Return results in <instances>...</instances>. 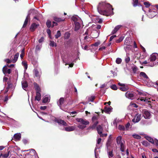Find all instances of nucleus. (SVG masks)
Returning a JSON list of instances; mask_svg holds the SVG:
<instances>
[{
    "mask_svg": "<svg viewBox=\"0 0 158 158\" xmlns=\"http://www.w3.org/2000/svg\"><path fill=\"white\" fill-rule=\"evenodd\" d=\"M44 40V38L43 37H41L39 40V42L40 43H42Z\"/></svg>",
    "mask_w": 158,
    "mask_h": 158,
    "instance_id": "60",
    "label": "nucleus"
},
{
    "mask_svg": "<svg viewBox=\"0 0 158 158\" xmlns=\"http://www.w3.org/2000/svg\"><path fill=\"white\" fill-rule=\"evenodd\" d=\"M121 26H122L120 25H118L115 27L114 29L111 32L112 34H114L121 27Z\"/></svg>",
    "mask_w": 158,
    "mask_h": 158,
    "instance_id": "14",
    "label": "nucleus"
},
{
    "mask_svg": "<svg viewBox=\"0 0 158 158\" xmlns=\"http://www.w3.org/2000/svg\"><path fill=\"white\" fill-rule=\"evenodd\" d=\"M110 88L111 89L114 90H116L117 89V86L115 85H112L110 86Z\"/></svg>",
    "mask_w": 158,
    "mask_h": 158,
    "instance_id": "47",
    "label": "nucleus"
},
{
    "mask_svg": "<svg viewBox=\"0 0 158 158\" xmlns=\"http://www.w3.org/2000/svg\"><path fill=\"white\" fill-rule=\"evenodd\" d=\"M82 48L85 50H88V47L87 45H85L84 44L81 45Z\"/></svg>",
    "mask_w": 158,
    "mask_h": 158,
    "instance_id": "44",
    "label": "nucleus"
},
{
    "mask_svg": "<svg viewBox=\"0 0 158 158\" xmlns=\"http://www.w3.org/2000/svg\"><path fill=\"white\" fill-rule=\"evenodd\" d=\"M140 75L141 77H143L144 78H145L146 79L148 78V77L147 75L144 72H141L140 73Z\"/></svg>",
    "mask_w": 158,
    "mask_h": 158,
    "instance_id": "28",
    "label": "nucleus"
},
{
    "mask_svg": "<svg viewBox=\"0 0 158 158\" xmlns=\"http://www.w3.org/2000/svg\"><path fill=\"white\" fill-rule=\"evenodd\" d=\"M51 22L49 20H48L46 22V25L49 28L51 26Z\"/></svg>",
    "mask_w": 158,
    "mask_h": 158,
    "instance_id": "43",
    "label": "nucleus"
},
{
    "mask_svg": "<svg viewBox=\"0 0 158 158\" xmlns=\"http://www.w3.org/2000/svg\"><path fill=\"white\" fill-rule=\"evenodd\" d=\"M35 88V89L37 91H38L40 92V88L39 86L36 83L34 84Z\"/></svg>",
    "mask_w": 158,
    "mask_h": 158,
    "instance_id": "31",
    "label": "nucleus"
},
{
    "mask_svg": "<svg viewBox=\"0 0 158 158\" xmlns=\"http://www.w3.org/2000/svg\"><path fill=\"white\" fill-rule=\"evenodd\" d=\"M5 61L7 63H10L11 62V60L8 59H5Z\"/></svg>",
    "mask_w": 158,
    "mask_h": 158,
    "instance_id": "62",
    "label": "nucleus"
},
{
    "mask_svg": "<svg viewBox=\"0 0 158 158\" xmlns=\"http://www.w3.org/2000/svg\"><path fill=\"white\" fill-rule=\"evenodd\" d=\"M145 138L148 141H149V142H150V143H152V144H154V140L153 138L148 136H146Z\"/></svg>",
    "mask_w": 158,
    "mask_h": 158,
    "instance_id": "23",
    "label": "nucleus"
},
{
    "mask_svg": "<svg viewBox=\"0 0 158 158\" xmlns=\"http://www.w3.org/2000/svg\"><path fill=\"white\" fill-rule=\"evenodd\" d=\"M47 106H41L40 107V109L42 110H45L47 108Z\"/></svg>",
    "mask_w": 158,
    "mask_h": 158,
    "instance_id": "61",
    "label": "nucleus"
},
{
    "mask_svg": "<svg viewBox=\"0 0 158 158\" xmlns=\"http://www.w3.org/2000/svg\"><path fill=\"white\" fill-rule=\"evenodd\" d=\"M41 48V46L37 45L36 46V48H35V50L37 52L38 51H39L40 50Z\"/></svg>",
    "mask_w": 158,
    "mask_h": 158,
    "instance_id": "53",
    "label": "nucleus"
},
{
    "mask_svg": "<svg viewBox=\"0 0 158 158\" xmlns=\"http://www.w3.org/2000/svg\"><path fill=\"white\" fill-rule=\"evenodd\" d=\"M14 139L15 141L19 140L21 138V135L20 133L19 134H16L14 136Z\"/></svg>",
    "mask_w": 158,
    "mask_h": 158,
    "instance_id": "13",
    "label": "nucleus"
},
{
    "mask_svg": "<svg viewBox=\"0 0 158 158\" xmlns=\"http://www.w3.org/2000/svg\"><path fill=\"white\" fill-rule=\"evenodd\" d=\"M122 138L120 136H118L116 139V143L120 146V149L121 151L123 152L126 149V146L124 144L125 142L122 141Z\"/></svg>",
    "mask_w": 158,
    "mask_h": 158,
    "instance_id": "3",
    "label": "nucleus"
},
{
    "mask_svg": "<svg viewBox=\"0 0 158 158\" xmlns=\"http://www.w3.org/2000/svg\"><path fill=\"white\" fill-rule=\"evenodd\" d=\"M123 40V38L122 37H120L119 38V39L118 40H117L116 41V42L117 43H119L121 42Z\"/></svg>",
    "mask_w": 158,
    "mask_h": 158,
    "instance_id": "55",
    "label": "nucleus"
},
{
    "mask_svg": "<svg viewBox=\"0 0 158 158\" xmlns=\"http://www.w3.org/2000/svg\"><path fill=\"white\" fill-rule=\"evenodd\" d=\"M95 99V96H91L88 97V100L89 101L93 102Z\"/></svg>",
    "mask_w": 158,
    "mask_h": 158,
    "instance_id": "35",
    "label": "nucleus"
},
{
    "mask_svg": "<svg viewBox=\"0 0 158 158\" xmlns=\"http://www.w3.org/2000/svg\"><path fill=\"white\" fill-rule=\"evenodd\" d=\"M151 64V63L150 61H149V59H148V60H145L142 63L143 64H148V65L150 66V64Z\"/></svg>",
    "mask_w": 158,
    "mask_h": 158,
    "instance_id": "37",
    "label": "nucleus"
},
{
    "mask_svg": "<svg viewBox=\"0 0 158 158\" xmlns=\"http://www.w3.org/2000/svg\"><path fill=\"white\" fill-rule=\"evenodd\" d=\"M105 110L106 112L108 113L111 110V109L110 108L105 107Z\"/></svg>",
    "mask_w": 158,
    "mask_h": 158,
    "instance_id": "48",
    "label": "nucleus"
},
{
    "mask_svg": "<svg viewBox=\"0 0 158 158\" xmlns=\"http://www.w3.org/2000/svg\"><path fill=\"white\" fill-rule=\"evenodd\" d=\"M138 4V0H134L133 3V6L134 7H135L137 6H139Z\"/></svg>",
    "mask_w": 158,
    "mask_h": 158,
    "instance_id": "33",
    "label": "nucleus"
},
{
    "mask_svg": "<svg viewBox=\"0 0 158 158\" xmlns=\"http://www.w3.org/2000/svg\"><path fill=\"white\" fill-rule=\"evenodd\" d=\"M119 89L122 91H125L128 89V88L127 86L125 85L123 87H120Z\"/></svg>",
    "mask_w": 158,
    "mask_h": 158,
    "instance_id": "25",
    "label": "nucleus"
},
{
    "mask_svg": "<svg viewBox=\"0 0 158 158\" xmlns=\"http://www.w3.org/2000/svg\"><path fill=\"white\" fill-rule=\"evenodd\" d=\"M110 142L109 141L107 142L106 146L107 149L109 148L110 146Z\"/></svg>",
    "mask_w": 158,
    "mask_h": 158,
    "instance_id": "56",
    "label": "nucleus"
},
{
    "mask_svg": "<svg viewBox=\"0 0 158 158\" xmlns=\"http://www.w3.org/2000/svg\"><path fill=\"white\" fill-rule=\"evenodd\" d=\"M144 5L146 7H149L150 5V4L148 2H144Z\"/></svg>",
    "mask_w": 158,
    "mask_h": 158,
    "instance_id": "50",
    "label": "nucleus"
},
{
    "mask_svg": "<svg viewBox=\"0 0 158 158\" xmlns=\"http://www.w3.org/2000/svg\"><path fill=\"white\" fill-rule=\"evenodd\" d=\"M7 66V65H6L2 69V71L3 73L5 74L7 73V68L6 66Z\"/></svg>",
    "mask_w": 158,
    "mask_h": 158,
    "instance_id": "40",
    "label": "nucleus"
},
{
    "mask_svg": "<svg viewBox=\"0 0 158 158\" xmlns=\"http://www.w3.org/2000/svg\"><path fill=\"white\" fill-rule=\"evenodd\" d=\"M39 26V24H37L35 23H33L31 24L30 27V30L31 31H33L37 28Z\"/></svg>",
    "mask_w": 158,
    "mask_h": 158,
    "instance_id": "12",
    "label": "nucleus"
},
{
    "mask_svg": "<svg viewBox=\"0 0 158 158\" xmlns=\"http://www.w3.org/2000/svg\"><path fill=\"white\" fill-rule=\"evenodd\" d=\"M126 97L131 99H133L134 98V94L130 92H127L126 93Z\"/></svg>",
    "mask_w": 158,
    "mask_h": 158,
    "instance_id": "7",
    "label": "nucleus"
},
{
    "mask_svg": "<svg viewBox=\"0 0 158 158\" xmlns=\"http://www.w3.org/2000/svg\"><path fill=\"white\" fill-rule=\"evenodd\" d=\"M118 120H117V119H115L114 120L113 122V124L114 125H115L116 126L117 125V122L118 123Z\"/></svg>",
    "mask_w": 158,
    "mask_h": 158,
    "instance_id": "54",
    "label": "nucleus"
},
{
    "mask_svg": "<svg viewBox=\"0 0 158 158\" xmlns=\"http://www.w3.org/2000/svg\"><path fill=\"white\" fill-rule=\"evenodd\" d=\"M81 22H77L75 23V30L77 31L79 30L81 27L80 23Z\"/></svg>",
    "mask_w": 158,
    "mask_h": 158,
    "instance_id": "15",
    "label": "nucleus"
},
{
    "mask_svg": "<svg viewBox=\"0 0 158 158\" xmlns=\"http://www.w3.org/2000/svg\"><path fill=\"white\" fill-rule=\"evenodd\" d=\"M72 19V20L75 23L77 22H82L80 18L77 16H73Z\"/></svg>",
    "mask_w": 158,
    "mask_h": 158,
    "instance_id": "10",
    "label": "nucleus"
},
{
    "mask_svg": "<svg viewBox=\"0 0 158 158\" xmlns=\"http://www.w3.org/2000/svg\"><path fill=\"white\" fill-rule=\"evenodd\" d=\"M141 114H137L135 118L133 119L132 121L134 123L138 122L141 119Z\"/></svg>",
    "mask_w": 158,
    "mask_h": 158,
    "instance_id": "6",
    "label": "nucleus"
},
{
    "mask_svg": "<svg viewBox=\"0 0 158 158\" xmlns=\"http://www.w3.org/2000/svg\"><path fill=\"white\" fill-rule=\"evenodd\" d=\"M22 64L23 65L25 69H27V62L25 61H23L22 62Z\"/></svg>",
    "mask_w": 158,
    "mask_h": 158,
    "instance_id": "41",
    "label": "nucleus"
},
{
    "mask_svg": "<svg viewBox=\"0 0 158 158\" xmlns=\"http://www.w3.org/2000/svg\"><path fill=\"white\" fill-rule=\"evenodd\" d=\"M150 98H147V97L144 98L142 97H139L138 99V100H139L141 101H144L145 102H149L148 100Z\"/></svg>",
    "mask_w": 158,
    "mask_h": 158,
    "instance_id": "17",
    "label": "nucleus"
},
{
    "mask_svg": "<svg viewBox=\"0 0 158 158\" xmlns=\"http://www.w3.org/2000/svg\"><path fill=\"white\" fill-rule=\"evenodd\" d=\"M148 15L150 18H152L156 15V13L151 10H149Z\"/></svg>",
    "mask_w": 158,
    "mask_h": 158,
    "instance_id": "9",
    "label": "nucleus"
},
{
    "mask_svg": "<svg viewBox=\"0 0 158 158\" xmlns=\"http://www.w3.org/2000/svg\"><path fill=\"white\" fill-rule=\"evenodd\" d=\"M116 35H113L111 36L110 38V41L112 40L115 37H116Z\"/></svg>",
    "mask_w": 158,
    "mask_h": 158,
    "instance_id": "63",
    "label": "nucleus"
},
{
    "mask_svg": "<svg viewBox=\"0 0 158 158\" xmlns=\"http://www.w3.org/2000/svg\"><path fill=\"white\" fill-rule=\"evenodd\" d=\"M97 130L98 134L99 135L102 133L103 128L100 125H98L97 127Z\"/></svg>",
    "mask_w": 158,
    "mask_h": 158,
    "instance_id": "16",
    "label": "nucleus"
},
{
    "mask_svg": "<svg viewBox=\"0 0 158 158\" xmlns=\"http://www.w3.org/2000/svg\"><path fill=\"white\" fill-rule=\"evenodd\" d=\"M118 129L120 130H125V128L124 127L123 125H119L118 126Z\"/></svg>",
    "mask_w": 158,
    "mask_h": 158,
    "instance_id": "38",
    "label": "nucleus"
},
{
    "mask_svg": "<svg viewBox=\"0 0 158 158\" xmlns=\"http://www.w3.org/2000/svg\"><path fill=\"white\" fill-rule=\"evenodd\" d=\"M122 62V60L121 58H118L116 60V62L118 64H120Z\"/></svg>",
    "mask_w": 158,
    "mask_h": 158,
    "instance_id": "45",
    "label": "nucleus"
},
{
    "mask_svg": "<svg viewBox=\"0 0 158 158\" xmlns=\"http://www.w3.org/2000/svg\"><path fill=\"white\" fill-rule=\"evenodd\" d=\"M154 144H155L158 149V140L156 139H154Z\"/></svg>",
    "mask_w": 158,
    "mask_h": 158,
    "instance_id": "51",
    "label": "nucleus"
},
{
    "mask_svg": "<svg viewBox=\"0 0 158 158\" xmlns=\"http://www.w3.org/2000/svg\"><path fill=\"white\" fill-rule=\"evenodd\" d=\"M50 98L49 97L45 96L43 100V102L44 103H46L48 102Z\"/></svg>",
    "mask_w": 158,
    "mask_h": 158,
    "instance_id": "30",
    "label": "nucleus"
},
{
    "mask_svg": "<svg viewBox=\"0 0 158 158\" xmlns=\"http://www.w3.org/2000/svg\"><path fill=\"white\" fill-rule=\"evenodd\" d=\"M64 101V98H60L59 101L57 102V104L60 107L61 106L63 103Z\"/></svg>",
    "mask_w": 158,
    "mask_h": 158,
    "instance_id": "22",
    "label": "nucleus"
},
{
    "mask_svg": "<svg viewBox=\"0 0 158 158\" xmlns=\"http://www.w3.org/2000/svg\"><path fill=\"white\" fill-rule=\"evenodd\" d=\"M64 19H65L64 18H61L58 17H55L54 18V20L57 22H60L64 21Z\"/></svg>",
    "mask_w": 158,
    "mask_h": 158,
    "instance_id": "19",
    "label": "nucleus"
},
{
    "mask_svg": "<svg viewBox=\"0 0 158 158\" xmlns=\"http://www.w3.org/2000/svg\"><path fill=\"white\" fill-rule=\"evenodd\" d=\"M143 116L146 119H149L151 117L150 112L147 110L144 109L142 111Z\"/></svg>",
    "mask_w": 158,
    "mask_h": 158,
    "instance_id": "5",
    "label": "nucleus"
},
{
    "mask_svg": "<svg viewBox=\"0 0 158 158\" xmlns=\"http://www.w3.org/2000/svg\"><path fill=\"white\" fill-rule=\"evenodd\" d=\"M76 129L75 126H68L64 128V130L67 131H74Z\"/></svg>",
    "mask_w": 158,
    "mask_h": 158,
    "instance_id": "8",
    "label": "nucleus"
},
{
    "mask_svg": "<svg viewBox=\"0 0 158 158\" xmlns=\"http://www.w3.org/2000/svg\"><path fill=\"white\" fill-rule=\"evenodd\" d=\"M142 144L145 147H147L149 145V143L146 141H143L142 143Z\"/></svg>",
    "mask_w": 158,
    "mask_h": 158,
    "instance_id": "34",
    "label": "nucleus"
},
{
    "mask_svg": "<svg viewBox=\"0 0 158 158\" xmlns=\"http://www.w3.org/2000/svg\"><path fill=\"white\" fill-rule=\"evenodd\" d=\"M99 34V32L96 31H93L91 33V36L92 38H96L98 37Z\"/></svg>",
    "mask_w": 158,
    "mask_h": 158,
    "instance_id": "11",
    "label": "nucleus"
},
{
    "mask_svg": "<svg viewBox=\"0 0 158 158\" xmlns=\"http://www.w3.org/2000/svg\"><path fill=\"white\" fill-rule=\"evenodd\" d=\"M99 135H100V137H103L104 136H105V137L107 135V134H102V133H101V134H100Z\"/></svg>",
    "mask_w": 158,
    "mask_h": 158,
    "instance_id": "58",
    "label": "nucleus"
},
{
    "mask_svg": "<svg viewBox=\"0 0 158 158\" xmlns=\"http://www.w3.org/2000/svg\"><path fill=\"white\" fill-rule=\"evenodd\" d=\"M22 87L25 90H26V89L27 87V84L26 81H24L22 82Z\"/></svg>",
    "mask_w": 158,
    "mask_h": 158,
    "instance_id": "20",
    "label": "nucleus"
},
{
    "mask_svg": "<svg viewBox=\"0 0 158 158\" xmlns=\"http://www.w3.org/2000/svg\"><path fill=\"white\" fill-rule=\"evenodd\" d=\"M47 33L48 34L49 36H50L51 35V31L49 29H48L47 30Z\"/></svg>",
    "mask_w": 158,
    "mask_h": 158,
    "instance_id": "64",
    "label": "nucleus"
},
{
    "mask_svg": "<svg viewBox=\"0 0 158 158\" xmlns=\"http://www.w3.org/2000/svg\"><path fill=\"white\" fill-rule=\"evenodd\" d=\"M101 138H99L97 140V144H99L100 143H101Z\"/></svg>",
    "mask_w": 158,
    "mask_h": 158,
    "instance_id": "59",
    "label": "nucleus"
},
{
    "mask_svg": "<svg viewBox=\"0 0 158 158\" xmlns=\"http://www.w3.org/2000/svg\"><path fill=\"white\" fill-rule=\"evenodd\" d=\"M76 121L79 123L78 127L80 129H83L86 127V125H88L89 122L86 120L82 118H77Z\"/></svg>",
    "mask_w": 158,
    "mask_h": 158,
    "instance_id": "2",
    "label": "nucleus"
},
{
    "mask_svg": "<svg viewBox=\"0 0 158 158\" xmlns=\"http://www.w3.org/2000/svg\"><path fill=\"white\" fill-rule=\"evenodd\" d=\"M108 156L109 158L112 157L113 156V151H112L109 152L108 153Z\"/></svg>",
    "mask_w": 158,
    "mask_h": 158,
    "instance_id": "46",
    "label": "nucleus"
},
{
    "mask_svg": "<svg viewBox=\"0 0 158 158\" xmlns=\"http://www.w3.org/2000/svg\"><path fill=\"white\" fill-rule=\"evenodd\" d=\"M98 10L100 14L107 16L112 14L113 9L110 4L103 2L99 3Z\"/></svg>",
    "mask_w": 158,
    "mask_h": 158,
    "instance_id": "1",
    "label": "nucleus"
},
{
    "mask_svg": "<svg viewBox=\"0 0 158 158\" xmlns=\"http://www.w3.org/2000/svg\"><path fill=\"white\" fill-rule=\"evenodd\" d=\"M49 44L50 46H52V47H53L54 46L56 47L57 46L56 44L53 41H50Z\"/></svg>",
    "mask_w": 158,
    "mask_h": 158,
    "instance_id": "39",
    "label": "nucleus"
},
{
    "mask_svg": "<svg viewBox=\"0 0 158 158\" xmlns=\"http://www.w3.org/2000/svg\"><path fill=\"white\" fill-rule=\"evenodd\" d=\"M133 137L137 139H140L141 137L139 135L136 134H135L132 135Z\"/></svg>",
    "mask_w": 158,
    "mask_h": 158,
    "instance_id": "32",
    "label": "nucleus"
},
{
    "mask_svg": "<svg viewBox=\"0 0 158 158\" xmlns=\"http://www.w3.org/2000/svg\"><path fill=\"white\" fill-rule=\"evenodd\" d=\"M130 60V57L127 56V57L125 59V61L126 63H128L129 62Z\"/></svg>",
    "mask_w": 158,
    "mask_h": 158,
    "instance_id": "52",
    "label": "nucleus"
},
{
    "mask_svg": "<svg viewBox=\"0 0 158 158\" xmlns=\"http://www.w3.org/2000/svg\"><path fill=\"white\" fill-rule=\"evenodd\" d=\"M29 18H30V15H27L26 19H25V21H24V24L23 26V27H26V26L27 24L28 19H29Z\"/></svg>",
    "mask_w": 158,
    "mask_h": 158,
    "instance_id": "21",
    "label": "nucleus"
},
{
    "mask_svg": "<svg viewBox=\"0 0 158 158\" xmlns=\"http://www.w3.org/2000/svg\"><path fill=\"white\" fill-rule=\"evenodd\" d=\"M130 123H128L126 125V128L127 129V130L128 129L130 128Z\"/></svg>",
    "mask_w": 158,
    "mask_h": 158,
    "instance_id": "57",
    "label": "nucleus"
},
{
    "mask_svg": "<svg viewBox=\"0 0 158 158\" xmlns=\"http://www.w3.org/2000/svg\"><path fill=\"white\" fill-rule=\"evenodd\" d=\"M30 153H31V155H34L35 153V150L32 149H31L30 150Z\"/></svg>",
    "mask_w": 158,
    "mask_h": 158,
    "instance_id": "49",
    "label": "nucleus"
},
{
    "mask_svg": "<svg viewBox=\"0 0 158 158\" xmlns=\"http://www.w3.org/2000/svg\"><path fill=\"white\" fill-rule=\"evenodd\" d=\"M19 56V53H17L16 54H15V55L14 59L12 61V62L13 63H15L16 62V61L17 60L18 57Z\"/></svg>",
    "mask_w": 158,
    "mask_h": 158,
    "instance_id": "29",
    "label": "nucleus"
},
{
    "mask_svg": "<svg viewBox=\"0 0 158 158\" xmlns=\"http://www.w3.org/2000/svg\"><path fill=\"white\" fill-rule=\"evenodd\" d=\"M57 123L60 124L64 126H67V123L64 120H58L57 121Z\"/></svg>",
    "mask_w": 158,
    "mask_h": 158,
    "instance_id": "24",
    "label": "nucleus"
},
{
    "mask_svg": "<svg viewBox=\"0 0 158 158\" xmlns=\"http://www.w3.org/2000/svg\"><path fill=\"white\" fill-rule=\"evenodd\" d=\"M61 34L60 31H57L56 34L55 35V38L56 39H57L61 36Z\"/></svg>",
    "mask_w": 158,
    "mask_h": 158,
    "instance_id": "36",
    "label": "nucleus"
},
{
    "mask_svg": "<svg viewBox=\"0 0 158 158\" xmlns=\"http://www.w3.org/2000/svg\"><path fill=\"white\" fill-rule=\"evenodd\" d=\"M10 152V151H9L8 152V153L6 154H2V153L0 155V157L2 156L4 158H7L9 155Z\"/></svg>",
    "mask_w": 158,
    "mask_h": 158,
    "instance_id": "26",
    "label": "nucleus"
},
{
    "mask_svg": "<svg viewBox=\"0 0 158 158\" xmlns=\"http://www.w3.org/2000/svg\"><path fill=\"white\" fill-rule=\"evenodd\" d=\"M34 72L35 76L37 78L40 77V75L37 69H35L34 70Z\"/></svg>",
    "mask_w": 158,
    "mask_h": 158,
    "instance_id": "27",
    "label": "nucleus"
},
{
    "mask_svg": "<svg viewBox=\"0 0 158 158\" xmlns=\"http://www.w3.org/2000/svg\"><path fill=\"white\" fill-rule=\"evenodd\" d=\"M35 99L39 101L41 99V95L40 92L36 91V95L35 97Z\"/></svg>",
    "mask_w": 158,
    "mask_h": 158,
    "instance_id": "18",
    "label": "nucleus"
},
{
    "mask_svg": "<svg viewBox=\"0 0 158 158\" xmlns=\"http://www.w3.org/2000/svg\"><path fill=\"white\" fill-rule=\"evenodd\" d=\"M24 55V49H23L22 50L21 53L20 55V57L21 59H23Z\"/></svg>",
    "mask_w": 158,
    "mask_h": 158,
    "instance_id": "42",
    "label": "nucleus"
},
{
    "mask_svg": "<svg viewBox=\"0 0 158 158\" xmlns=\"http://www.w3.org/2000/svg\"><path fill=\"white\" fill-rule=\"evenodd\" d=\"M158 57V54L156 53H152L150 56L149 58V61L151 63L150 66L151 67H153L154 65V61Z\"/></svg>",
    "mask_w": 158,
    "mask_h": 158,
    "instance_id": "4",
    "label": "nucleus"
}]
</instances>
